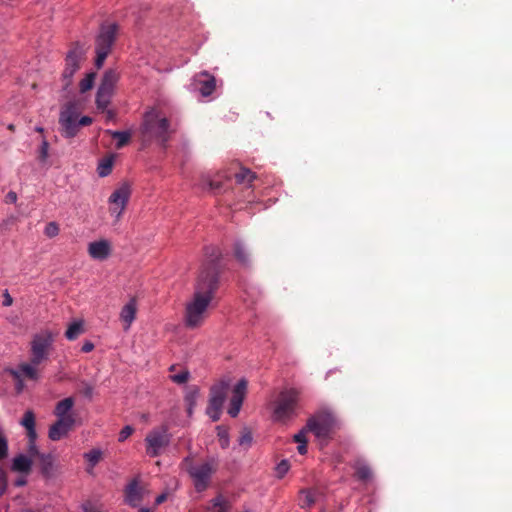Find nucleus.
<instances>
[{
  "label": "nucleus",
  "instance_id": "obj_40",
  "mask_svg": "<svg viewBox=\"0 0 512 512\" xmlns=\"http://www.w3.org/2000/svg\"><path fill=\"white\" fill-rule=\"evenodd\" d=\"M290 465L287 460H282L277 466H276V474L279 478L284 477V475L289 471Z\"/></svg>",
  "mask_w": 512,
  "mask_h": 512
},
{
  "label": "nucleus",
  "instance_id": "obj_4",
  "mask_svg": "<svg viewBox=\"0 0 512 512\" xmlns=\"http://www.w3.org/2000/svg\"><path fill=\"white\" fill-rule=\"evenodd\" d=\"M118 25L115 23L103 24L95 40V66L100 69L107 56L110 54L116 41Z\"/></svg>",
  "mask_w": 512,
  "mask_h": 512
},
{
  "label": "nucleus",
  "instance_id": "obj_49",
  "mask_svg": "<svg viewBox=\"0 0 512 512\" xmlns=\"http://www.w3.org/2000/svg\"><path fill=\"white\" fill-rule=\"evenodd\" d=\"M196 394H197V389H194L193 391L189 392V393L186 395V397H185L186 402H187L188 404H194Z\"/></svg>",
  "mask_w": 512,
  "mask_h": 512
},
{
  "label": "nucleus",
  "instance_id": "obj_19",
  "mask_svg": "<svg viewBox=\"0 0 512 512\" xmlns=\"http://www.w3.org/2000/svg\"><path fill=\"white\" fill-rule=\"evenodd\" d=\"M137 313V300L132 297L127 304H125L120 312V319L124 323V329H129L132 322L135 320Z\"/></svg>",
  "mask_w": 512,
  "mask_h": 512
},
{
  "label": "nucleus",
  "instance_id": "obj_50",
  "mask_svg": "<svg viewBox=\"0 0 512 512\" xmlns=\"http://www.w3.org/2000/svg\"><path fill=\"white\" fill-rule=\"evenodd\" d=\"M5 201L6 203H15L17 201V194L13 191L8 192Z\"/></svg>",
  "mask_w": 512,
  "mask_h": 512
},
{
  "label": "nucleus",
  "instance_id": "obj_23",
  "mask_svg": "<svg viewBox=\"0 0 512 512\" xmlns=\"http://www.w3.org/2000/svg\"><path fill=\"white\" fill-rule=\"evenodd\" d=\"M32 468V460L23 454L16 456L13 459L12 470L24 474H29Z\"/></svg>",
  "mask_w": 512,
  "mask_h": 512
},
{
  "label": "nucleus",
  "instance_id": "obj_20",
  "mask_svg": "<svg viewBox=\"0 0 512 512\" xmlns=\"http://www.w3.org/2000/svg\"><path fill=\"white\" fill-rule=\"evenodd\" d=\"M73 406L74 399L72 397H67L56 404L54 414L58 419L74 418L71 414H69Z\"/></svg>",
  "mask_w": 512,
  "mask_h": 512
},
{
  "label": "nucleus",
  "instance_id": "obj_51",
  "mask_svg": "<svg viewBox=\"0 0 512 512\" xmlns=\"http://www.w3.org/2000/svg\"><path fill=\"white\" fill-rule=\"evenodd\" d=\"M82 393L85 397L91 398L93 395V387L91 385L86 384L82 389Z\"/></svg>",
  "mask_w": 512,
  "mask_h": 512
},
{
  "label": "nucleus",
  "instance_id": "obj_29",
  "mask_svg": "<svg viewBox=\"0 0 512 512\" xmlns=\"http://www.w3.org/2000/svg\"><path fill=\"white\" fill-rule=\"evenodd\" d=\"M113 93L108 91H103L98 88L96 95V105L97 108L101 111H105L108 105L110 104V99Z\"/></svg>",
  "mask_w": 512,
  "mask_h": 512
},
{
  "label": "nucleus",
  "instance_id": "obj_61",
  "mask_svg": "<svg viewBox=\"0 0 512 512\" xmlns=\"http://www.w3.org/2000/svg\"><path fill=\"white\" fill-rule=\"evenodd\" d=\"M193 405H194V404H189V408H188V413H189V414H191V413H192Z\"/></svg>",
  "mask_w": 512,
  "mask_h": 512
},
{
  "label": "nucleus",
  "instance_id": "obj_53",
  "mask_svg": "<svg viewBox=\"0 0 512 512\" xmlns=\"http://www.w3.org/2000/svg\"><path fill=\"white\" fill-rule=\"evenodd\" d=\"M94 349V344L90 341H87L82 346V351L85 353L91 352Z\"/></svg>",
  "mask_w": 512,
  "mask_h": 512
},
{
  "label": "nucleus",
  "instance_id": "obj_8",
  "mask_svg": "<svg viewBox=\"0 0 512 512\" xmlns=\"http://www.w3.org/2000/svg\"><path fill=\"white\" fill-rule=\"evenodd\" d=\"M53 344L50 333L43 332L36 334L31 341V358L33 365H40L48 359Z\"/></svg>",
  "mask_w": 512,
  "mask_h": 512
},
{
  "label": "nucleus",
  "instance_id": "obj_7",
  "mask_svg": "<svg viewBox=\"0 0 512 512\" xmlns=\"http://www.w3.org/2000/svg\"><path fill=\"white\" fill-rule=\"evenodd\" d=\"M229 387L230 381L228 379H222L211 387L206 413L212 421L219 420Z\"/></svg>",
  "mask_w": 512,
  "mask_h": 512
},
{
  "label": "nucleus",
  "instance_id": "obj_41",
  "mask_svg": "<svg viewBox=\"0 0 512 512\" xmlns=\"http://www.w3.org/2000/svg\"><path fill=\"white\" fill-rule=\"evenodd\" d=\"M44 233L50 238L55 237L59 233V226L55 222H50L46 225Z\"/></svg>",
  "mask_w": 512,
  "mask_h": 512
},
{
  "label": "nucleus",
  "instance_id": "obj_38",
  "mask_svg": "<svg viewBox=\"0 0 512 512\" xmlns=\"http://www.w3.org/2000/svg\"><path fill=\"white\" fill-rule=\"evenodd\" d=\"M8 456V441L0 428V460L5 459Z\"/></svg>",
  "mask_w": 512,
  "mask_h": 512
},
{
  "label": "nucleus",
  "instance_id": "obj_13",
  "mask_svg": "<svg viewBox=\"0 0 512 512\" xmlns=\"http://www.w3.org/2000/svg\"><path fill=\"white\" fill-rule=\"evenodd\" d=\"M247 386L248 382L246 379L243 378L238 381V383L233 389V395L230 400V405L228 408V414L233 418L237 417L240 412L247 392Z\"/></svg>",
  "mask_w": 512,
  "mask_h": 512
},
{
  "label": "nucleus",
  "instance_id": "obj_3",
  "mask_svg": "<svg viewBox=\"0 0 512 512\" xmlns=\"http://www.w3.org/2000/svg\"><path fill=\"white\" fill-rule=\"evenodd\" d=\"M180 466L191 478L195 490L203 492L210 486L212 476L218 470L219 461L214 457H207L200 462H194L191 456H187Z\"/></svg>",
  "mask_w": 512,
  "mask_h": 512
},
{
  "label": "nucleus",
  "instance_id": "obj_46",
  "mask_svg": "<svg viewBox=\"0 0 512 512\" xmlns=\"http://www.w3.org/2000/svg\"><path fill=\"white\" fill-rule=\"evenodd\" d=\"M309 432L306 428V426L300 430L297 434L294 435V441L297 443H304L307 442L306 433Z\"/></svg>",
  "mask_w": 512,
  "mask_h": 512
},
{
  "label": "nucleus",
  "instance_id": "obj_63",
  "mask_svg": "<svg viewBox=\"0 0 512 512\" xmlns=\"http://www.w3.org/2000/svg\"><path fill=\"white\" fill-rule=\"evenodd\" d=\"M175 370H176V366H175V365H172V366L170 367V371H171V372H173V371H175Z\"/></svg>",
  "mask_w": 512,
  "mask_h": 512
},
{
  "label": "nucleus",
  "instance_id": "obj_28",
  "mask_svg": "<svg viewBox=\"0 0 512 512\" xmlns=\"http://www.w3.org/2000/svg\"><path fill=\"white\" fill-rule=\"evenodd\" d=\"M84 332V329H83V323L82 321H74L73 323H71L66 332H65V337L68 339V340H75L77 339L82 333Z\"/></svg>",
  "mask_w": 512,
  "mask_h": 512
},
{
  "label": "nucleus",
  "instance_id": "obj_47",
  "mask_svg": "<svg viewBox=\"0 0 512 512\" xmlns=\"http://www.w3.org/2000/svg\"><path fill=\"white\" fill-rule=\"evenodd\" d=\"M6 487V474L3 470L0 469V495H2L6 491Z\"/></svg>",
  "mask_w": 512,
  "mask_h": 512
},
{
  "label": "nucleus",
  "instance_id": "obj_32",
  "mask_svg": "<svg viewBox=\"0 0 512 512\" xmlns=\"http://www.w3.org/2000/svg\"><path fill=\"white\" fill-rule=\"evenodd\" d=\"M113 167V156L105 157L103 158L97 167V172L100 177H106L108 176Z\"/></svg>",
  "mask_w": 512,
  "mask_h": 512
},
{
  "label": "nucleus",
  "instance_id": "obj_37",
  "mask_svg": "<svg viewBox=\"0 0 512 512\" xmlns=\"http://www.w3.org/2000/svg\"><path fill=\"white\" fill-rule=\"evenodd\" d=\"M190 373L186 369H182L176 374H171L170 379L176 384H184L188 381Z\"/></svg>",
  "mask_w": 512,
  "mask_h": 512
},
{
  "label": "nucleus",
  "instance_id": "obj_36",
  "mask_svg": "<svg viewBox=\"0 0 512 512\" xmlns=\"http://www.w3.org/2000/svg\"><path fill=\"white\" fill-rule=\"evenodd\" d=\"M95 78H96L95 72L88 73L86 75V77L84 79H82L79 83L80 92L85 93V92L89 91L93 87Z\"/></svg>",
  "mask_w": 512,
  "mask_h": 512
},
{
  "label": "nucleus",
  "instance_id": "obj_56",
  "mask_svg": "<svg viewBox=\"0 0 512 512\" xmlns=\"http://www.w3.org/2000/svg\"><path fill=\"white\" fill-rule=\"evenodd\" d=\"M217 430H218V436L220 437V440H222L224 438H228L227 437V431L225 429H223L220 426H218Z\"/></svg>",
  "mask_w": 512,
  "mask_h": 512
},
{
  "label": "nucleus",
  "instance_id": "obj_64",
  "mask_svg": "<svg viewBox=\"0 0 512 512\" xmlns=\"http://www.w3.org/2000/svg\"><path fill=\"white\" fill-rule=\"evenodd\" d=\"M36 131H37V132H43V128H41V127H37V128H36Z\"/></svg>",
  "mask_w": 512,
  "mask_h": 512
},
{
  "label": "nucleus",
  "instance_id": "obj_30",
  "mask_svg": "<svg viewBox=\"0 0 512 512\" xmlns=\"http://www.w3.org/2000/svg\"><path fill=\"white\" fill-rule=\"evenodd\" d=\"M255 178V173L245 168H242L239 172L235 174V180L238 184H247L250 186Z\"/></svg>",
  "mask_w": 512,
  "mask_h": 512
},
{
  "label": "nucleus",
  "instance_id": "obj_55",
  "mask_svg": "<svg viewBox=\"0 0 512 512\" xmlns=\"http://www.w3.org/2000/svg\"><path fill=\"white\" fill-rule=\"evenodd\" d=\"M167 499V495L166 494H160L156 497L155 499V504L156 505H160L162 504L164 501H166Z\"/></svg>",
  "mask_w": 512,
  "mask_h": 512
},
{
  "label": "nucleus",
  "instance_id": "obj_5",
  "mask_svg": "<svg viewBox=\"0 0 512 512\" xmlns=\"http://www.w3.org/2000/svg\"><path fill=\"white\" fill-rule=\"evenodd\" d=\"M300 391L295 388L284 389L280 392L275 403L274 418L286 421L296 414Z\"/></svg>",
  "mask_w": 512,
  "mask_h": 512
},
{
  "label": "nucleus",
  "instance_id": "obj_22",
  "mask_svg": "<svg viewBox=\"0 0 512 512\" xmlns=\"http://www.w3.org/2000/svg\"><path fill=\"white\" fill-rule=\"evenodd\" d=\"M37 365H33L30 363H22L18 366V369L13 372L15 378L19 379L20 377H25L30 380L38 379V371L35 368Z\"/></svg>",
  "mask_w": 512,
  "mask_h": 512
},
{
  "label": "nucleus",
  "instance_id": "obj_16",
  "mask_svg": "<svg viewBox=\"0 0 512 512\" xmlns=\"http://www.w3.org/2000/svg\"><path fill=\"white\" fill-rule=\"evenodd\" d=\"M74 418H63L57 419V421L51 425L48 436L52 441H58L68 434V432L74 426Z\"/></svg>",
  "mask_w": 512,
  "mask_h": 512
},
{
  "label": "nucleus",
  "instance_id": "obj_9",
  "mask_svg": "<svg viewBox=\"0 0 512 512\" xmlns=\"http://www.w3.org/2000/svg\"><path fill=\"white\" fill-rule=\"evenodd\" d=\"M170 443V434L166 427L151 430L146 438V453L150 457H157Z\"/></svg>",
  "mask_w": 512,
  "mask_h": 512
},
{
  "label": "nucleus",
  "instance_id": "obj_39",
  "mask_svg": "<svg viewBox=\"0 0 512 512\" xmlns=\"http://www.w3.org/2000/svg\"><path fill=\"white\" fill-rule=\"evenodd\" d=\"M28 453L30 457H40L42 453L39 452L36 446V438H28Z\"/></svg>",
  "mask_w": 512,
  "mask_h": 512
},
{
  "label": "nucleus",
  "instance_id": "obj_17",
  "mask_svg": "<svg viewBox=\"0 0 512 512\" xmlns=\"http://www.w3.org/2000/svg\"><path fill=\"white\" fill-rule=\"evenodd\" d=\"M196 82L200 85L199 91L202 96H210L216 88V79L207 72H203L196 77Z\"/></svg>",
  "mask_w": 512,
  "mask_h": 512
},
{
  "label": "nucleus",
  "instance_id": "obj_31",
  "mask_svg": "<svg viewBox=\"0 0 512 512\" xmlns=\"http://www.w3.org/2000/svg\"><path fill=\"white\" fill-rule=\"evenodd\" d=\"M40 462L41 472L44 476L49 477L53 468V458L50 454H41L38 458Z\"/></svg>",
  "mask_w": 512,
  "mask_h": 512
},
{
  "label": "nucleus",
  "instance_id": "obj_18",
  "mask_svg": "<svg viewBox=\"0 0 512 512\" xmlns=\"http://www.w3.org/2000/svg\"><path fill=\"white\" fill-rule=\"evenodd\" d=\"M88 253L93 259L104 260L110 254V245L106 240L91 242L88 246Z\"/></svg>",
  "mask_w": 512,
  "mask_h": 512
},
{
  "label": "nucleus",
  "instance_id": "obj_27",
  "mask_svg": "<svg viewBox=\"0 0 512 512\" xmlns=\"http://www.w3.org/2000/svg\"><path fill=\"white\" fill-rule=\"evenodd\" d=\"M106 133L111 135L113 139H116V148L121 149L124 146H126L130 139H131V133L129 131H112L107 130Z\"/></svg>",
  "mask_w": 512,
  "mask_h": 512
},
{
  "label": "nucleus",
  "instance_id": "obj_14",
  "mask_svg": "<svg viewBox=\"0 0 512 512\" xmlns=\"http://www.w3.org/2000/svg\"><path fill=\"white\" fill-rule=\"evenodd\" d=\"M125 502L131 507H138L143 501L145 489L138 479L131 480L124 490Z\"/></svg>",
  "mask_w": 512,
  "mask_h": 512
},
{
  "label": "nucleus",
  "instance_id": "obj_60",
  "mask_svg": "<svg viewBox=\"0 0 512 512\" xmlns=\"http://www.w3.org/2000/svg\"><path fill=\"white\" fill-rule=\"evenodd\" d=\"M8 129H9L10 131H14V130H15V126H14V124H9V125H8Z\"/></svg>",
  "mask_w": 512,
  "mask_h": 512
},
{
  "label": "nucleus",
  "instance_id": "obj_33",
  "mask_svg": "<svg viewBox=\"0 0 512 512\" xmlns=\"http://www.w3.org/2000/svg\"><path fill=\"white\" fill-rule=\"evenodd\" d=\"M234 255L235 258L243 265L248 264L249 262V255L245 249V247L240 243L237 242L234 245Z\"/></svg>",
  "mask_w": 512,
  "mask_h": 512
},
{
  "label": "nucleus",
  "instance_id": "obj_44",
  "mask_svg": "<svg viewBox=\"0 0 512 512\" xmlns=\"http://www.w3.org/2000/svg\"><path fill=\"white\" fill-rule=\"evenodd\" d=\"M251 442H252L251 432L248 430L243 431L242 435L239 438V444L249 446L251 444Z\"/></svg>",
  "mask_w": 512,
  "mask_h": 512
},
{
  "label": "nucleus",
  "instance_id": "obj_21",
  "mask_svg": "<svg viewBox=\"0 0 512 512\" xmlns=\"http://www.w3.org/2000/svg\"><path fill=\"white\" fill-rule=\"evenodd\" d=\"M118 79H119V74L116 70H114V69L107 70L103 75L99 89L113 93L114 87H115L116 83L118 82Z\"/></svg>",
  "mask_w": 512,
  "mask_h": 512
},
{
  "label": "nucleus",
  "instance_id": "obj_15",
  "mask_svg": "<svg viewBox=\"0 0 512 512\" xmlns=\"http://www.w3.org/2000/svg\"><path fill=\"white\" fill-rule=\"evenodd\" d=\"M207 261L203 264L199 276H202L206 272L214 271L216 273V283L219 282L221 252L217 247L206 248Z\"/></svg>",
  "mask_w": 512,
  "mask_h": 512
},
{
  "label": "nucleus",
  "instance_id": "obj_35",
  "mask_svg": "<svg viewBox=\"0 0 512 512\" xmlns=\"http://www.w3.org/2000/svg\"><path fill=\"white\" fill-rule=\"evenodd\" d=\"M299 499V504L302 508H310L315 503L314 495L309 490H302Z\"/></svg>",
  "mask_w": 512,
  "mask_h": 512
},
{
  "label": "nucleus",
  "instance_id": "obj_48",
  "mask_svg": "<svg viewBox=\"0 0 512 512\" xmlns=\"http://www.w3.org/2000/svg\"><path fill=\"white\" fill-rule=\"evenodd\" d=\"M13 304V298L9 294L8 290H5L3 293V306L9 307Z\"/></svg>",
  "mask_w": 512,
  "mask_h": 512
},
{
  "label": "nucleus",
  "instance_id": "obj_42",
  "mask_svg": "<svg viewBox=\"0 0 512 512\" xmlns=\"http://www.w3.org/2000/svg\"><path fill=\"white\" fill-rule=\"evenodd\" d=\"M85 457L89 463L94 466L99 462L101 458V452L99 450H92L89 453H86Z\"/></svg>",
  "mask_w": 512,
  "mask_h": 512
},
{
  "label": "nucleus",
  "instance_id": "obj_45",
  "mask_svg": "<svg viewBox=\"0 0 512 512\" xmlns=\"http://www.w3.org/2000/svg\"><path fill=\"white\" fill-rule=\"evenodd\" d=\"M49 144L46 140L42 141L40 151H39V159L41 161H45L48 157Z\"/></svg>",
  "mask_w": 512,
  "mask_h": 512
},
{
  "label": "nucleus",
  "instance_id": "obj_34",
  "mask_svg": "<svg viewBox=\"0 0 512 512\" xmlns=\"http://www.w3.org/2000/svg\"><path fill=\"white\" fill-rule=\"evenodd\" d=\"M202 186H203V189L209 190V191L213 192L214 194H218L222 190L223 183L220 180L204 178Z\"/></svg>",
  "mask_w": 512,
  "mask_h": 512
},
{
  "label": "nucleus",
  "instance_id": "obj_62",
  "mask_svg": "<svg viewBox=\"0 0 512 512\" xmlns=\"http://www.w3.org/2000/svg\"><path fill=\"white\" fill-rule=\"evenodd\" d=\"M114 115H113V112L112 111H108V117L109 118H112Z\"/></svg>",
  "mask_w": 512,
  "mask_h": 512
},
{
  "label": "nucleus",
  "instance_id": "obj_11",
  "mask_svg": "<svg viewBox=\"0 0 512 512\" xmlns=\"http://www.w3.org/2000/svg\"><path fill=\"white\" fill-rule=\"evenodd\" d=\"M334 419L329 413H319L309 418L306 428L317 438H326L330 435L333 428Z\"/></svg>",
  "mask_w": 512,
  "mask_h": 512
},
{
  "label": "nucleus",
  "instance_id": "obj_6",
  "mask_svg": "<svg viewBox=\"0 0 512 512\" xmlns=\"http://www.w3.org/2000/svg\"><path fill=\"white\" fill-rule=\"evenodd\" d=\"M86 50L79 42L73 43L67 52L65 58V68L62 73L63 88L67 89L71 83L73 75L80 69V64L85 58Z\"/></svg>",
  "mask_w": 512,
  "mask_h": 512
},
{
  "label": "nucleus",
  "instance_id": "obj_1",
  "mask_svg": "<svg viewBox=\"0 0 512 512\" xmlns=\"http://www.w3.org/2000/svg\"><path fill=\"white\" fill-rule=\"evenodd\" d=\"M217 289L214 271L198 276L192 300L186 304L184 317L186 327L195 329L204 323Z\"/></svg>",
  "mask_w": 512,
  "mask_h": 512
},
{
  "label": "nucleus",
  "instance_id": "obj_59",
  "mask_svg": "<svg viewBox=\"0 0 512 512\" xmlns=\"http://www.w3.org/2000/svg\"><path fill=\"white\" fill-rule=\"evenodd\" d=\"M139 512H152L149 508H140Z\"/></svg>",
  "mask_w": 512,
  "mask_h": 512
},
{
  "label": "nucleus",
  "instance_id": "obj_54",
  "mask_svg": "<svg viewBox=\"0 0 512 512\" xmlns=\"http://www.w3.org/2000/svg\"><path fill=\"white\" fill-rule=\"evenodd\" d=\"M298 447H297V450L299 452V454L301 455H304L307 453V442H304V443H298Z\"/></svg>",
  "mask_w": 512,
  "mask_h": 512
},
{
  "label": "nucleus",
  "instance_id": "obj_43",
  "mask_svg": "<svg viewBox=\"0 0 512 512\" xmlns=\"http://www.w3.org/2000/svg\"><path fill=\"white\" fill-rule=\"evenodd\" d=\"M133 432H134V428L133 427H131L129 425L123 427L122 430L119 433L118 441L119 442H124L129 436L132 435Z\"/></svg>",
  "mask_w": 512,
  "mask_h": 512
},
{
  "label": "nucleus",
  "instance_id": "obj_25",
  "mask_svg": "<svg viewBox=\"0 0 512 512\" xmlns=\"http://www.w3.org/2000/svg\"><path fill=\"white\" fill-rule=\"evenodd\" d=\"M210 503L209 512H228L231 508L230 502L221 494L213 498Z\"/></svg>",
  "mask_w": 512,
  "mask_h": 512
},
{
  "label": "nucleus",
  "instance_id": "obj_26",
  "mask_svg": "<svg viewBox=\"0 0 512 512\" xmlns=\"http://www.w3.org/2000/svg\"><path fill=\"white\" fill-rule=\"evenodd\" d=\"M353 467L355 469V477L360 481L365 482L372 478V471L370 467L361 461H356Z\"/></svg>",
  "mask_w": 512,
  "mask_h": 512
},
{
  "label": "nucleus",
  "instance_id": "obj_24",
  "mask_svg": "<svg viewBox=\"0 0 512 512\" xmlns=\"http://www.w3.org/2000/svg\"><path fill=\"white\" fill-rule=\"evenodd\" d=\"M20 424L23 427H25L28 438H37V433L35 430V414L32 410H27L24 413L23 418L20 421Z\"/></svg>",
  "mask_w": 512,
  "mask_h": 512
},
{
  "label": "nucleus",
  "instance_id": "obj_57",
  "mask_svg": "<svg viewBox=\"0 0 512 512\" xmlns=\"http://www.w3.org/2000/svg\"><path fill=\"white\" fill-rule=\"evenodd\" d=\"M26 484V480L24 478L22 479H18L16 482H15V485L16 486H24Z\"/></svg>",
  "mask_w": 512,
  "mask_h": 512
},
{
  "label": "nucleus",
  "instance_id": "obj_10",
  "mask_svg": "<svg viewBox=\"0 0 512 512\" xmlns=\"http://www.w3.org/2000/svg\"><path fill=\"white\" fill-rule=\"evenodd\" d=\"M131 190L128 184H123L117 188L109 197V212L111 216L116 218L118 221L130 199Z\"/></svg>",
  "mask_w": 512,
  "mask_h": 512
},
{
  "label": "nucleus",
  "instance_id": "obj_2",
  "mask_svg": "<svg viewBox=\"0 0 512 512\" xmlns=\"http://www.w3.org/2000/svg\"><path fill=\"white\" fill-rule=\"evenodd\" d=\"M173 132L170 121L156 109H151L144 114L140 126L143 142L155 140L165 147Z\"/></svg>",
  "mask_w": 512,
  "mask_h": 512
},
{
  "label": "nucleus",
  "instance_id": "obj_12",
  "mask_svg": "<svg viewBox=\"0 0 512 512\" xmlns=\"http://www.w3.org/2000/svg\"><path fill=\"white\" fill-rule=\"evenodd\" d=\"M78 111L73 103H68L62 109L59 117V123L62 128V134L67 138L74 137L78 132Z\"/></svg>",
  "mask_w": 512,
  "mask_h": 512
},
{
  "label": "nucleus",
  "instance_id": "obj_52",
  "mask_svg": "<svg viewBox=\"0 0 512 512\" xmlns=\"http://www.w3.org/2000/svg\"><path fill=\"white\" fill-rule=\"evenodd\" d=\"M92 123V118L89 116H83L78 121V126H88Z\"/></svg>",
  "mask_w": 512,
  "mask_h": 512
},
{
  "label": "nucleus",
  "instance_id": "obj_58",
  "mask_svg": "<svg viewBox=\"0 0 512 512\" xmlns=\"http://www.w3.org/2000/svg\"><path fill=\"white\" fill-rule=\"evenodd\" d=\"M220 441H221V446L223 448H225L228 445V438H224V439H222Z\"/></svg>",
  "mask_w": 512,
  "mask_h": 512
}]
</instances>
